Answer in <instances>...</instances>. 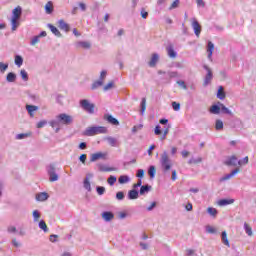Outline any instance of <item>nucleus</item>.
Listing matches in <instances>:
<instances>
[{"mask_svg":"<svg viewBox=\"0 0 256 256\" xmlns=\"http://www.w3.org/2000/svg\"><path fill=\"white\" fill-rule=\"evenodd\" d=\"M105 133H107L105 126H91L84 131L83 135L86 137H95V135H103Z\"/></svg>","mask_w":256,"mask_h":256,"instance_id":"nucleus-1","label":"nucleus"},{"mask_svg":"<svg viewBox=\"0 0 256 256\" xmlns=\"http://www.w3.org/2000/svg\"><path fill=\"white\" fill-rule=\"evenodd\" d=\"M22 13L23 10L21 9V6H17L13 9L11 19L12 31H17V27H19V19H21Z\"/></svg>","mask_w":256,"mask_h":256,"instance_id":"nucleus-2","label":"nucleus"},{"mask_svg":"<svg viewBox=\"0 0 256 256\" xmlns=\"http://www.w3.org/2000/svg\"><path fill=\"white\" fill-rule=\"evenodd\" d=\"M161 165L164 171L171 170V159H169V154H167V151H164L161 155Z\"/></svg>","mask_w":256,"mask_h":256,"instance_id":"nucleus-3","label":"nucleus"},{"mask_svg":"<svg viewBox=\"0 0 256 256\" xmlns=\"http://www.w3.org/2000/svg\"><path fill=\"white\" fill-rule=\"evenodd\" d=\"M80 106L87 113L93 114L95 113V104L90 103L89 100L83 99L80 101Z\"/></svg>","mask_w":256,"mask_h":256,"instance_id":"nucleus-4","label":"nucleus"},{"mask_svg":"<svg viewBox=\"0 0 256 256\" xmlns=\"http://www.w3.org/2000/svg\"><path fill=\"white\" fill-rule=\"evenodd\" d=\"M57 119L58 123H61L62 125H71L73 123V117L65 113L59 114Z\"/></svg>","mask_w":256,"mask_h":256,"instance_id":"nucleus-5","label":"nucleus"},{"mask_svg":"<svg viewBox=\"0 0 256 256\" xmlns=\"http://www.w3.org/2000/svg\"><path fill=\"white\" fill-rule=\"evenodd\" d=\"M154 135L160 136V141H165L167 139V135H169V128L161 130V126L157 125L154 129Z\"/></svg>","mask_w":256,"mask_h":256,"instance_id":"nucleus-6","label":"nucleus"},{"mask_svg":"<svg viewBox=\"0 0 256 256\" xmlns=\"http://www.w3.org/2000/svg\"><path fill=\"white\" fill-rule=\"evenodd\" d=\"M225 165H228L229 167H237V165H239V159L236 155H232L227 159Z\"/></svg>","mask_w":256,"mask_h":256,"instance_id":"nucleus-7","label":"nucleus"},{"mask_svg":"<svg viewBox=\"0 0 256 256\" xmlns=\"http://www.w3.org/2000/svg\"><path fill=\"white\" fill-rule=\"evenodd\" d=\"M204 69L207 71V75L204 79V85L207 86L209 83H211L213 79V72L211 71V68H209L207 65L204 66Z\"/></svg>","mask_w":256,"mask_h":256,"instance_id":"nucleus-8","label":"nucleus"},{"mask_svg":"<svg viewBox=\"0 0 256 256\" xmlns=\"http://www.w3.org/2000/svg\"><path fill=\"white\" fill-rule=\"evenodd\" d=\"M192 27L196 37H199V35H201V24H199V21H197L196 18L192 19Z\"/></svg>","mask_w":256,"mask_h":256,"instance_id":"nucleus-9","label":"nucleus"},{"mask_svg":"<svg viewBox=\"0 0 256 256\" xmlns=\"http://www.w3.org/2000/svg\"><path fill=\"white\" fill-rule=\"evenodd\" d=\"M107 154L103 152H97L91 155L90 161L95 163V161H99V159H106Z\"/></svg>","mask_w":256,"mask_h":256,"instance_id":"nucleus-10","label":"nucleus"},{"mask_svg":"<svg viewBox=\"0 0 256 256\" xmlns=\"http://www.w3.org/2000/svg\"><path fill=\"white\" fill-rule=\"evenodd\" d=\"M239 171H241L239 168L234 169L230 174H227L225 176H223L222 178H220V181H229V179H231V177H234V175H237V173H239Z\"/></svg>","mask_w":256,"mask_h":256,"instance_id":"nucleus-11","label":"nucleus"},{"mask_svg":"<svg viewBox=\"0 0 256 256\" xmlns=\"http://www.w3.org/2000/svg\"><path fill=\"white\" fill-rule=\"evenodd\" d=\"M50 176V181L53 183L59 179V176L55 173V168L50 166V170L48 171Z\"/></svg>","mask_w":256,"mask_h":256,"instance_id":"nucleus-12","label":"nucleus"},{"mask_svg":"<svg viewBox=\"0 0 256 256\" xmlns=\"http://www.w3.org/2000/svg\"><path fill=\"white\" fill-rule=\"evenodd\" d=\"M235 203V199H221L218 201L219 207H225L227 205H233Z\"/></svg>","mask_w":256,"mask_h":256,"instance_id":"nucleus-13","label":"nucleus"},{"mask_svg":"<svg viewBox=\"0 0 256 256\" xmlns=\"http://www.w3.org/2000/svg\"><path fill=\"white\" fill-rule=\"evenodd\" d=\"M98 169L99 171H101L102 173H109L111 171H117V168H113V167H107L103 164H99L98 165Z\"/></svg>","mask_w":256,"mask_h":256,"instance_id":"nucleus-14","label":"nucleus"},{"mask_svg":"<svg viewBox=\"0 0 256 256\" xmlns=\"http://www.w3.org/2000/svg\"><path fill=\"white\" fill-rule=\"evenodd\" d=\"M26 111H28L30 117H34V112L35 111H39V107L38 106H35V105H29L27 104L26 105Z\"/></svg>","mask_w":256,"mask_h":256,"instance_id":"nucleus-15","label":"nucleus"},{"mask_svg":"<svg viewBox=\"0 0 256 256\" xmlns=\"http://www.w3.org/2000/svg\"><path fill=\"white\" fill-rule=\"evenodd\" d=\"M213 51H215V45L213 42L209 41L207 46L208 59H212Z\"/></svg>","mask_w":256,"mask_h":256,"instance_id":"nucleus-16","label":"nucleus"},{"mask_svg":"<svg viewBox=\"0 0 256 256\" xmlns=\"http://www.w3.org/2000/svg\"><path fill=\"white\" fill-rule=\"evenodd\" d=\"M44 9H45V13H47V15H51V13H53V11H54L53 2L48 1L45 5Z\"/></svg>","mask_w":256,"mask_h":256,"instance_id":"nucleus-17","label":"nucleus"},{"mask_svg":"<svg viewBox=\"0 0 256 256\" xmlns=\"http://www.w3.org/2000/svg\"><path fill=\"white\" fill-rule=\"evenodd\" d=\"M115 218V215L112 212H103L102 213V219L104 221H112V219Z\"/></svg>","mask_w":256,"mask_h":256,"instance_id":"nucleus-18","label":"nucleus"},{"mask_svg":"<svg viewBox=\"0 0 256 256\" xmlns=\"http://www.w3.org/2000/svg\"><path fill=\"white\" fill-rule=\"evenodd\" d=\"M47 199H49V194H47L46 192H41L36 195L37 201H47Z\"/></svg>","mask_w":256,"mask_h":256,"instance_id":"nucleus-19","label":"nucleus"},{"mask_svg":"<svg viewBox=\"0 0 256 256\" xmlns=\"http://www.w3.org/2000/svg\"><path fill=\"white\" fill-rule=\"evenodd\" d=\"M16 80H17V75L15 73L9 72L7 74L6 81L8 83H15Z\"/></svg>","mask_w":256,"mask_h":256,"instance_id":"nucleus-20","label":"nucleus"},{"mask_svg":"<svg viewBox=\"0 0 256 256\" xmlns=\"http://www.w3.org/2000/svg\"><path fill=\"white\" fill-rule=\"evenodd\" d=\"M158 61H159V54H152L151 60L149 62V66L155 67V65H157Z\"/></svg>","mask_w":256,"mask_h":256,"instance_id":"nucleus-21","label":"nucleus"},{"mask_svg":"<svg viewBox=\"0 0 256 256\" xmlns=\"http://www.w3.org/2000/svg\"><path fill=\"white\" fill-rule=\"evenodd\" d=\"M210 113L213 115H219V113H221V105H212L210 107Z\"/></svg>","mask_w":256,"mask_h":256,"instance_id":"nucleus-22","label":"nucleus"},{"mask_svg":"<svg viewBox=\"0 0 256 256\" xmlns=\"http://www.w3.org/2000/svg\"><path fill=\"white\" fill-rule=\"evenodd\" d=\"M59 29L62 31H69V24H67L64 20H59L58 21Z\"/></svg>","mask_w":256,"mask_h":256,"instance_id":"nucleus-23","label":"nucleus"},{"mask_svg":"<svg viewBox=\"0 0 256 256\" xmlns=\"http://www.w3.org/2000/svg\"><path fill=\"white\" fill-rule=\"evenodd\" d=\"M167 53H168V56L171 58V59H175V57H177V53L175 52V50L173 49V45H170L167 47Z\"/></svg>","mask_w":256,"mask_h":256,"instance_id":"nucleus-24","label":"nucleus"},{"mask_svg":"<svg viewBox=\"0 0 256 256\" xmlns=\"http://www.w3.org/2000/svg\"><path fill=\"white\" fill-rule=\"evenodd\" d=\"M139 198V192L137 190H130L128 192V199H138Z\"/></svg>","mask_w":256,"mask_h":256,"instance_id":"nucleus-25","label":"nucleus"},{"mask_svg":"<svg viewBox=\"0 0 256 256\" xmlns=\"http://www.w3.org/2000/svg\"><path fill=\"white\" fill-rule=\"evenodd\" d=\"M77 47H81L82 49H91V43L80 41L77 43Z\"/></svg>","mask_w":256,"mask_h":256,"instance_id":"nucleus-26","label":"nucleus"},{"mask_svg":"<svg viewBox=\"0 0 256 256\" xmlns=\"http://www.w3.org/2000/svg\"><path fill=\"white\" fill-rule=\"evenodd\" d=\"M222 243L226 245V247H231V244L229 243V239L227 238V232H222Z\"/></svg>","mask_w":256,"mask_h":256,"instance_id":"nucleus-27","label":"nucleus"},{"mask_svg":"<svg viewBox=\"0 0 256 256\" xmlns=\"http://www.w3.org/2000/svg\"><path fill=\"white\" fill-rule=\"evenodd\" d=\"M48 27L50 31H52V33L56 35V37H61V32L59 31V29H57V27L53 26L52 24H49Z\"/></svg>","mask_w":256,"mask_h":256,"instance_id":"nucleus-28","label":"nucleus"},{"mask_svg":"<svg viewBox=\"0 0 256 256\" xmlns=\"http://www.w3.org/2000/svg\"><path fill=\"white\" fill-rule=\"evenodd\" d=\"M118 182L120 185H124V183H129V176L127 175H122L118 178Z\"/></svg>","mask_w":256,"mask_h":256,"instance_id":"nucleus-29","label":"nucleus"},{"mask_svg":"<svg viewBox=\"0 0 256 256\" xmlns=\"http://www.w3.org/2000/svg\"><path fill=\"white\" fill-rule=\"evenodd\" d=\"M218 99H225V91L223 90V86H220L217 93Z\"/></svg>","mask_w":256,"mask_h":256,"instance_id":"nucleus-30","label":"nucleus"},{"mask_svg":"<svg viewBox=\"0 0 256 256\" xmlns=\"http://www.w3.org/2000/svg\"><path fill=\"white\" fill-rule=\"evenodd\" d=\"M108 123H111V125H119V120L116 118H113V116L109 115L107 116Z\"/></svg>","mask_w":256,"mask_h":256,"instance_id":"nucleus-31","label":"nucleus"},{"mask_svg":"<svg viewBox=\"0 0 256 256\" xmlns=\"http://www.w3.org/2000/svg\"><path fill=\"white\" fill-rule=\"evenodd\" d=\"M39 227L42 229V231H44V233L49 232V228L47 227V223H45L44 220H41L39 222Z\"/></svg>","mask_w":256,"mask_h":256,"instance_id":"nucleus-32","label":"nucleus"},{"mask_svg":"<svg viewBox=\"0 0 256 256\" xmlns=\"http://www.w3.org/2000/svg\"><path fill=\"white\" fill-rule=\"evenodd\" d=\"M244 229L247 235H249V237L253 235V229L250 227L248 223H244Z\"/></svg>","mask_w":256,"mask_h":256,"instance_id":"nucleus-33","label":"nucleus"},{"mask_svg":"<svg viewBox=\"0 0 256 256\" xmlns=\"http://www.w3.org/2000/svg\"><path fill=\"white\" fill-rule=\"evenodd\" d=\"M15 65H17V67H21V65H23V57L19 55L15 56Z\"/></svg>","mask_w":256,"mask_h":256,"instance_id":"nucleus-34","label":"nucleus"},{"mask_svg":"<svg viewBox=\"0 0 256 256\" xmlns=\"http://www.w3.org/2000/svg\"><path fill=\"white\" fill-rule=\"evenodd\" d=\"M155 173H157L155 166H150L148 170V175H150L151 179L155 178Z\"/></svg>","mask_w":256,"mask_h":256,"instance_id":"nucleus-35","label":"nucleus"},{"mask_svg":"<svg viewBox=\"0 0 256 256\" xmlns=\"http://www.w3.org/2000/svg\"><path fill=\"white\" fill-rule=\"evenodd\" d=\"M201 161H203L202 158H197V159L191 158V159L188 161V163H189V165H197V164L201 163Z\"/></svg>","mask_w":256,"mask_h":256,"instance_id":"nucleus-36","label":"nucleus"},{"mask_svg":"<svg viewBox=\"0 0 256 256\" xmlns=\"http://www.w3.org/2000/svg\"><path fill=\"white\" fill-rule=\"evenodd\" d=\"M146 109H147V99L142 98V102H141V113H142V115L145 113Z\"/></svg>","mask_w":256,"mask_h":256,"instance_id":"nucleus-37","label":"nucleus"},{"mask_svg":"<svg viewBox=\"0 0 256 256\" xmlns=\"http://www.w3.org/2000/svg\"><path fill=\"white\" fill-rule=\"evenodd\" d=\"M149 189H151V187H149L148 185L141 186L140 195H145V193H149Z\"/></svg>","mask_w":256,"mask_h":256,"instance_id":"nucleus-38","label":"nucleus"},{"mask_svg":"<svg viewBox=\"0 0 256 256\" xmlns=\"http://www.w3.org/2000/svg\"><path fill=\"white\" fill-rule=\"evenodd\" d=\"M103 85V80H97L92 84V89L95 90L99 87H102Z\"/></svg>","mask_w":256,"mask_h":256,"instance_id":"nucleus-39","label":"nucleus"},{"mask_svg":"<svg viewBox=\"0 0 256 256\" xmlns=\"http://www.w3.org/2000/svg\"><path fill=\"white\" fill-rule=\"evenodd\" d=\"M215 129L216 131H221V129H223V121L216 120Z\"/></svg>","mask_w":256,"mask_h":256,"instance_id":"nucleus-40","label":"nucleus"},{"mask_svg":"<svg viewBox=\"0 0 256 256\" xmlns=\"http://www.w3.org/2000/svg\"><path fill=\"white\" fill-rule=\"evenodd\" d=\"M108 184L111 185V187H113V185H115V183H117V177L115 176H110L107 180Z\"/></svg>","mask_w":256,"mask_h":256,"instance_id":"nucleus-41","label":"nucleus"},{"mask_svg":"<svg viewBox=\"0 0 256 256\" xmlns=\"http://www.w3.org/2000/svg\"><path fill=\"white\" fill-rule=\"evenodd\" d=\"M20 75H21V78L23 79V81H29V75L27 74V71L21 70Z\"/></svg>","mask_w":256,"mask_h":256,"instance_id":"nucleus-42","label":"nucleus"},{"mask_svg":"<svg viewBox=\"0 0 256 256\" xmlns=\"http://www.w3.org/2000/svg\"><path fill=\"white\" fill-rule=\"evenodd\" d=\"M249 163V156H246L243 158V160H239L238 165L239 167L243 166V165H247Z\"/></svg>","mask_w":256,"mask_h":256,"instance_id":"nucleus-43","label":"nucleus"},{"mask_svg":"<svg viewBox=\"0 0 256 256\" xmlns=\"http://www.w3.org/2000/svg\"><path fill=\"white\" fill-rule=\"evenodd\" d=\"M31 135H32L31 132L18 134V135L16 136V139H25V137H31Z\"/></svg>","mask_w":256,"mask_h":256,"instance_id":"nucleus-44","label":"nucleus"},{"mask_svg":"<svg viewBox=\"0 0 256 256\" xmlns=\"http://www.w3.org/2000/svg\"><path fill=\"white\" fill-rule=\"evenodd\" d=\"M107 141L111 145V147H115L117 145V139H115L113 137H108Z\"/></svg>","mask_w":256,"mask_h":256,"instance_id":"nucleus-45","label":"nucleus"},{"mask_svg":"<svg viewBox=\"0 0 256 256\" xmlns=\"http://www.w3.org/2000/svg\"><path fill=\"white\" fill-rule=\"evenodd\" d=\"M206 232L210 233V234H215V233H217V229L213 226L208 225V226H206Z\"/></svg>","mask_w":256,"mask_h":256,"instance_id":"nucleus-46","label":"nucleus"},{"mask_svg":"<svg viewBox=\"0 0 256 256\" xmlns=\"http://www.w3.org/2000/svg\"><path fill=\"white\" fill-rule=\"evenodd\" d=\"M207 211L212 217H217V209L209 207Z\"/></svg>","mask_w":256,"mask_h":256,"instance_id":"nucleus-47","label":"nucleus"},{"mask_svg":"<svg viewBox=\"0 0 256 256\" xmlns=\"http://www.w3.org/2000/svg\"><path fill=\"white\" fill-rule=\"evenodd\" d=\"M218 105H220V109H221L224 113H226V115H231V111H230L228 108H226V107L223 105V103H218Z\"/></svg>","mask_w":256,"mask_h":256,"instance_id":"nucleus-48","label":"nucleus"},{"mask_svg":"<svg viewBox=\"0 0 256 256\" xmlns=\"http://www.w3.org/2000/svg\"><path fill=\"white\" fill-rule=\"evenodd\" d=\"M84 188H86L87 191H91V182H89V178L84 180Z\"/></svg>","mask_w":256,"mask_h":256,"instance_id":"nucleus-49","label":"nucleus"},{"mask_svg":"<svg viewBox=\"0 0 256 256\" xmlns=\"http://www.w3.org/2000/svg\"><path fill=\"white\" fill-rule=\"evenodd\" d=\"M115 87V83L110 81L106 86H104V91H109V89H113Z\"/></svg>","mask_w":256,"mask_h":256,"instance_id":"nucleus-50","label":"nucleus"},{"mask_svg":"<svg viewBox=\"0 0 256 256\" xmlns=\"http://www.w3.org/2000/svg\"><path fill=\"white\" fill-rule=\"evenodd\" d=\"M6 69H9V64H5V63H3V62H0V71L2 72V73H5V70Z\"/></svg>","mask_w":256,"mask_h":256,"instance_id":"nucleus-51","label":"nucleus"},{"mask_svg":"<svg viewBox=\"0 0 256 256\" xmlns=\"http://www.w3.org/2000/svg\"><path fill=\"white\" fill-rule=\"evenodd\" d=\"M179 7V0H175L169 7V10L177 9Z\"/></svg>","mask_w":256,"mask_h":256,"instance_id":"nucleus-52","label":"nucleus"},{"mask_svg":"<svg viewBox=\"0 0 256 256\" xmlns=\"http://www.w3.org/2000/svg\"><path fill=\"white\" fill-rule=\"evenodd\" d=\"M177 85H179V87L187 91V84H185V81L179 80L177 81Z\"/></svg>","mask_w":256,"mask_h":256,"instance_id":"nucleus-53","label":"nucleus"},{"mask_svg":"<svg viewBox=\"0 0 256 256\" xmlns=\"http://www.w3.org/2000/svg\"><path fill=\"white\" fill-rule=\"evenodd\" d=\"M116 199H118V201H123V199H125V194L123 192H117Z\"/></svg>","mask_w":256,"mask_h":256,"instance_id":"nucleus-54","label":"nucleus"},{"mask_svg":"<svg viewBox=\"0 0 256 256\" xmlns=\"http://www.w3.org/2000/svg\"><path fill=\"white\" fill-rule=\"evenodd\" d=\"M33 217H34V221H39V219L41 218V214H39V211L34 210Z\"/></svg>","mask_w":256,"mask_h":256,"instance_id":"nucleus-55","label":"nucleus"},{"mask_svg":"<svg viewBox=\"0 0 256 256\" xmlns=\"http://www.w3.org/2000/svg\"><path fill=\"white\" fill-rule=\"evenodd\" d=\"M141 129H143V124H139L137 126H134L132 128V133H137V131H141Z\"/></svg>","mask_w":256,"mask_h":256,"instance_id":"nucleus-56","label":"nucleus"},{"mask_svg":"<svg viewBox=\"0 0 256 256\" xmlns=\"http://www.w3.org/2000/svg\"><path fill=\"white\" fill-rule=\"evenodd\" d=\"M172 108L174 109V111H179L181 109V104L177 102H172Z\"/></svg>","mask_w":256,"mask_h":256,"instance_id":"nucleus-57","label":"nucleus"},{"mask_svg":"<svg viewBox=\"0 0 256 256\" xmlns=\"http://www.w3.org/2000/svg\"><path fill=\"white\" fill-rule=\"evenodd\" d=\"M96 191H97L98 195H103V194L105 193V187H103V186H98V187L96 188Z\"/></svg>","mask_w":256,"mask_h":256,"instance_id":"nucleus-58","label":"nucleus"},{"mask_svg":"<svg viewBox=\"0 0 256 256\" xmlns=\"http://www.w3.org/2000/svg\"><path fill=\"white\" fill-rule=\"evenodd\" d=\"M46 123H47V120H42V121L38 122L37 123V128L38 129H43V127H45Z\"/></svg>","mask_w":256,"mask_h":256,"instance_id":"nucleus-59","label":"nucleus"},{"mask_svg":"<svg viewBox=\"0 0 256 256\" xmlns=\"http://www.w3.org/2000/svg\"><path fill=\"white\" fill-rule=\"evenodd\" d=\"M136 177H139L140 179L145 177V170L139 169L137 174H136Z\"/></svg>","mask_w":256,"mask_h":256,"instance_id":"nucleus-60","label":"nucleus"},{"mask_svg":"<svg viewBox=\"0 0 256 256\" xmlns=\"http://www.w3.org/2000/svg\"><path fill=\"white\" fill-rule=\"evenodd\" d=\"M39 39H40V36H35V37L31 40V45H37V43H39Z\"/></svg>","mask_w":256,"mask_h":256,"instance_id":"nucleus-61","label":"nucleus"},{"mask_svg":"<svg viewBox=\"0 0 256 256\" xmlns=\"http://www.w3.org/2000/svg\"><path fill=\"white\" fill-rule=\"evenodd\" d=\"M105 77H107V71L103 70L100 73V81H105Z\"/></svg>","mask_w":256,"mask_h":256,"instance_id":"nucleus-62","label":"nucleus"},{"mask_svg":"<svg viewBox=\"0 0 256 256\" xmlns=\"http://www.w3.org/2000/svg\"><path fill=\"white\" fill-rule=\"evenodd\" d=\"M81 163L85 164V162L87 161V154H82L80 157H79Z\"/></svg>","mask_w":256,"mask_h":256,"instance_id":"nucleus-63","label":"nucleus"},{"mask_svg":"<svg viewBox=\"0 0 256 256\" xmlns=\"http://www.w3.org/2000/svg\"><path fill=\"white\" fill-rule=\"evenodd\" d=\"M59 236H57V235H55V234H53V235H50V241H51V243H55L56 241H57V238H58Z\"/></svg>","mask_w":256,"mask_h":256,"instance_id":"nucleus-64","label":"nucleus"}]
</instances>
